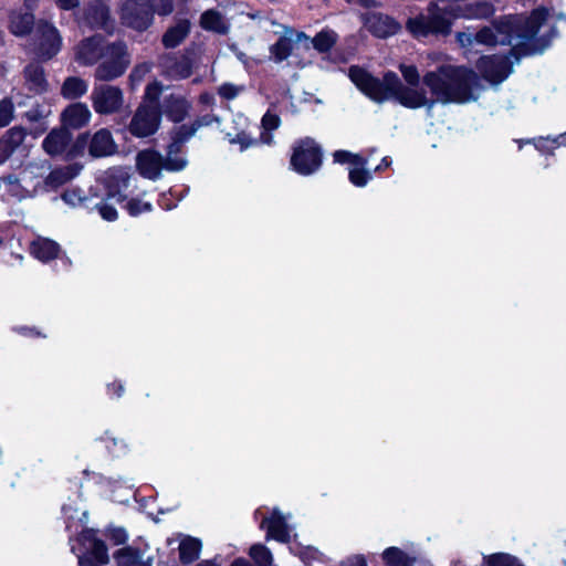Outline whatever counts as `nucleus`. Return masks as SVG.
<instances>
[{"label":"nucleus","mask_w":566,"mask_h":566,"mask_svg":"<svg viewBox=\"0 0 566 566\" xmlns=\"http://www.w3.org/2000/svg\"><path fill=\"white\" fill-rule=\"evenodd\" d=\"M348 75L358 90L374 102L395 99L407 108L432 109L437 103L475 101L483 88L474 71L451 64L441 65L423 75L422 81L432 97H428L424 88L405 87L399 76L391 71L386 72L380 80L359 66H350Z\"/></svg>","instance_id":"nucleus-1"},{"label":"nucleus","mask_w":566,"mask_h":566,"mask_svg":"<svg viewBox=\"0 0 566 566\" xmlns=\"http://www.w3.org/2000/svg\"><path fill=\"white\" fill-rule=\"evenodd\" d=\"M548 11L545 8H537L531 15L524 18L504 17L493 23L492 27H484L476 34V43L485 45L513 44L514 49L521 48L523 54H535L543 52L555 36V27L547 21Z\"/></svg>","instance_id":"nucleus-2"},{"label":"nucleus","mask_w":566,"mask_h":566,"mask_svg":"<svg viewBox=\"0 0 566 566\" xmlns=\"http://www.w3.org/2000/svg\"><path fill=\"white\" fill-rule=\"evenodd\" d=\"M74 56L81 65H96L93 76L98 82L122 77L132 64L127 43L124 40L108 41L101 33L81 40L74 49Z\"/></svg>","instance_id":"nucleus-3"},{"label":"nucleus","mask_w":566,"mask_h":566,"mask_svg":"<svg viewBox=\"0 0 566 566\" xmlns=\"http://www.w3.org/2000/svg\"><path fill=\"white\" fill-rule=\"evenodd\" d=\"M457 10L453 6L441 8L431 2L426 13L408 19L406 28L418 39L426 38L429 34L448 35L451 32L452 21L460 18Z\"/></svg>","instance_id":"nucleus-4"},{"label":"nucleus","mask_w":566,"mask_h":566,"mask_svg":"<svg viewBox=\"0 0 566 566\" xmlns=\"http://www.w3.org/2000/svg\"><path fill=\"white\" fill-rule=\"evenodd\" d=\"M86 151L92 158L108 157L117 153V145L112 133L106 128H101L93 135L82 133L72 143L67 151V159L72 160L84 156Z\"/></svg>","instance_id":"nucleus-5"},{"label":"nucleus","mask_w":566,"mask_h":566,"mask_svg":"<svg viewBox=\"0 0 566 566\" xmlns=\"http://www.w3.org/2000/svg\"><path fill=\"white\" fill-rule=\"evenodd\" d=\"M188 161L185 157L172 154L164 157L153 148L143 149L136 155V169L139 175L149 180H157L161 177L163 170L180 171L186 168Z\"/></svg>","instance_id":"nucleus-6"},{"label":"nucleus","mask_w":566,"mask_h":566,"mask_svg":"<svg viewBox=\"0 0 566 566\" xmlns=\"http://www.w3.org/2000/svg\"><path fill=\"white\" fill-rule=\"evenodd\" d=\"M30 48L38 61H50L60 52L62 36L51 22L39 20L32 33Z\"/></svg>","instance_id":"nucleus-7"},{"label":"nucleus","mask_w":566,"mask_h":566,"mask_svg":"<svg viewBox=\"0 0 566 566\" xmlns=\"http://www.w3.org/2000/svg\"><path fill=\"white\" fill-rule=\"evenodd\" d=\"M199 48L189 45L182 54H164L159 57V66L163 73L171 80L187 78L192 74L193 66L198 61Z\"/></svg>","instance_id":"nucleus-8"},{"label":"nucleus","mask_w":566,"mask_h":566,"mask_svg":"<svg viewBox=\"0 0 566 566\" xmlns=\"http://www.w3.org/2000/svg\"><path fill=\"white\" fill-rule=\"evenodd\" d=\"M322 165V150L312 138H305L297 143L291 157V166L303 176H308L318 170Z\"/></svg>","instance_id":"nucleus-9"},{"label":"nucleus","mask_w":566,"mask_h":566,"mask_svg":"<svg viewBox=\"0 0 566 566\" xmlns=\"http://www.w3.org/2000/svg\"><path fill=\"white\" fill-rule=\"evenodd\" d=\"M102 82L93 87L91 94L92 106L99 115L119 113L124 105V93L118 86Z\"/></svg>","instance_id":"nucleus-10"},{"label":"nucleus","mask_w":566,"mask_h":566,"mask_svg":"<svg viewBox=\"0 0 566 566\" xmlns=\"http://www.w3.org/2000/svg\"><path fill=\"white\" fill-rule=\"evenodd\" d=\"M122 24L138 32L146 31L154 21L148 0H126L120 8Z\"/></svg>","instance_id":"nucleus-11"},{"label":"nucleus","mask_w":566,"mask_h":566,"mask_svg":"<svg viewBox=\"0 0 566 566\" xmlns=\"http://www.w3.org/2000/svg\"><path fill=\"white\" fill-rule=\"evenodd\" d=\"M161 112L156 102L140 104L136 109L128 129L136 137H148L159 128Z\"/></svg>","instance_id":"nucleus-12"},{"label":"nucleus","mask_w":566,"mask_h":566,"mask_svg":"<svg viewBox=\"0 0 566 566\" xmlns=\"http://www.w3.org/2000/svg\"><path fill=\"white\" fill-rule=\"evenodd\" d=\"M515 49L510 50V55H492L479 59L476 67L483 77L492 84L503 82L512 72L513 62L511 56L518 62L520 57L514 54Z\"/></svg>","instance_id":"nucleus-13"},{"label":"nucleus","mask_w":566,"mask_h":566,"mask_svg":"<svg viewBox=\"0 0 566 566\" xmlns=\"http://www.w3.org/2000/svg\"><path fill=\"white\" fill-rule=\"evenodd\" d=\"M83 21L92 30H103L112 35L115 20L111 15L109 6L103 0H90L83 10Z\"/></svg>","instance_id":"nucleus-14"},{"label":"nucleus","mask_w":566,"mask_h":566,"mask_svg":"<svg viewBox=\"0 0 566 566\" xmlns=\"http://www.w3.org/2000/svg\"><path fill=\"white\" fill-rule=\"evenodd\" d=\"M256 520L261 518L260 527L266 531V539L273 538L277 542L287 543L291 538V530L280 510L273 509L268 516L263 513L262 509L254 512Z\"/></svg>","instance_id":"nucleus-15"},{"label":"nucleus","mask_w":566,"mask_h":566,"mask_svg":"<svg viewBox=\"0 0 566 566\" xmlns=\"http://www.w3.org/2000/svg\"><path fill=\"white\" fill-rule=\"evenodd\" d=\"M361 21L374 36L380 39L395 35L400 30V24L394 18L381 12L365 13Z\"/></svg>","instance_id":"nucleus-16"},{"label":"nucleus","mask_w":566,"mask_h":566,"mask_svg":"<svg viewBox=\"0 0 566 566\" xmlns=\"http://www.w3.org/2000/svg\"><path fill=\"white\" fill-rule=\"evenodd\" d=\"M72 134L66 127L52 129L42 143L44 151L52 156H60L65 154L67 159V151L71 147Z\"/></svg>","instance_id":"nucleus-17"},{"label":"nucleus","mask_w":566,"mask_h":566,"mask_svg":"<svg viewBox=\"0 0 566 566\" xmlns=\"http://www.w3.org/2000/svg\"><path fill=\"white\" fill-rule=\"evenodd\" d=\"M190 108V102L185 96L178 94L166 96L159 105L161 114H165L175 123L182 122L188 116Z\"/></svg>","instance_id":"nucleus-18"},{"label":"nucleus","mask_w":566,"mask_h":566,"mask_svg":"<svg viewBox=\"0 0 566 566\" xmlns=\"http://www.w3.org/2000/svg\"><path fill=\"white\" fill-rule=\"evenodd\" d=\"M27 88L33 94H42L48 92L49 83L45 77V72L39 63H30L23 71Z\"/></svg>","instance_id":"nucleus-19"},{"label":"nucleus","mask_w":566,"mask_h":566,"mask_svg":"<svg viewBox=\"0 0 566 566\" xmlns=\"http://www.w3.org/2000/svg\"><path fill=\"white\" fill-rule=\"evenodd\" d=\"M27 132L21 126L10 128L0 138V164L4 163L14 150L23 143Z\"/></svg>","instance_id":"nucleus-20"},{"label":"nucleus","mask_w":566,"mask_h":566,"mask_svg":"<svg viewBox=\"0 0 566 566\" xmlns=\"http://www.w3.org/2000/svg\"><path fill=\"white\" fill-rule=\"evenodd\" d=\"M190 21L188 19H179L169 27L163 34L161 42L166 49H174L181 44L190 33Z\"/></svg>","instance_id":"nucleus-21"},{"label":"nucleus","mask_w":566,"mask_h":566,"mask_svg":"<svg viewBox=\"0 0 566 566\" xmlns=\"http://www.w3.org/2000/svg\"><path fill=\"white\" fill-rule=\"evenodd\" d=\"M91 118V112L85 104L75 103L67 106L62 113V120L66 126L81 128Z\"/></svg>","instance_id":"nucleus-22"},{"label":"nucleus","mask_w":566,"mask_h":566,"mask_svg":"<svg viewBox=\"0 0 566 566\" xmlns=\"http://www.w3.org/2000/svg\"><path fill=\"white\" fill-rule=\"evenodd\" d=\"M196 133L197 130L192 123L174 127L170 132L171 143L167 146L166 153L168 155L172 154L174 156H178L184 143L191 138Z\"/></svg>","instance_id":"nucleus-23"},{"label":"nucleus","mask_w":566,"mask_h":566,"mask_svg":"<svg viewBox=\"0 0 566 566\" xmlns=\"http://www.w3.org/2000/svg\"><path fill=\"white\" fill-rule=\"evenodd\" d=\"M460 18L465 19H489L495 12L494 6L486 1H478L465 4L464 7L455 6Z\"/></svg>","instance_id":"nucleus-24"},{"label":"nucleus","mask_w":566,"mask_h":566,"mask_svg":"<svg viewBox=\"0 0 566 566\" xmlns=\"http://www.w3.org/2000/svg\"><path fill=\"white\" fill-rule=\"evenodd\" d=\"M281 124L279 115L268 111L261 120V133L259 139H250V146L253 145H271L273 143L272 132L277 129Z\"/></svg>","instance_id":"nucleus-25"},{"label":"nucleus","mask_w":566,"mask_h":566,"mask_svg":"<svg viewBox=\"0 0 566 566\" xmlns=\"http://www.w3.org/2000/svg\"><path fill=\"white\" fill-rule=\"evenodd\" d=\"M31 253L42 262L55 259L60 252V245L50 239L38 238L30 245Z\"/></svg>","instance_id":"nucleus-26"},{"label":"nucleus","mask_w":566,"mask_h":566,"mask_svg":"<svg viewBox=\"0 0 566 566\" xmlns=\"http://www.w3.org/2000/svg\"><path fill=\"white\" fill-rule=\"evenodd\" d=\"M34 15L31 12L14 11L10 14V31L19 36L29 34L35 28Z\"/></svg>","instance_id":"nucleus-27"},{"label":"nucleus","mask_w":566,"mask_h":566,"mask_svg":"<svg viewBox=\"0 0 566 566\" xmlns=\"http://www.w3.org/2000/svg\"><path fill=\"white\" fill-rule=\"evenodd\" d=\"M129 179V174L123 170L112 174L107 181V196L109 198H117L118 201H124L127 195L123 193V191L127 189Z\"/></svg>","instance_id":"nucleus-28"},{"label":"nucleus","mask_w":566,"mask_h":566,"mask_svg":"<svg viewBox=\"0 0 566 566\" xmlns=\"http://www.w3.org/2000/svg\"><path fill=\"white\" fill-rule=\"evenodd\" d=\"M200 25L205 30L213 31L219 34H226L229 29L221 12L214 9L207 10L201 14Z\"/></svg>","instance_id":"nucleus-29"},{"label":"nucleus","mask_w":566,"mask_h":566,"mask_svg":"<svg viewBox=\"0 0 566 566\" xmlns=\"http://www.w3.org/2000/svg\"><path fill=\"white\" fill-rule=\"evenodd\" d=\"M117 566H151L150 558L144 560L139 551L132 547H123L114 554Z\"/></svg>","instance_id":"nucleus-30"},{"label":"nucleus","mask_w":566,"mask_h":566,"mask_svg":"<svg viewBox=\"0 0 566 566\" xmlns=\"http://www.w3.org/2000/svg\"><path fill=\"white\" fill-rule=\"evenodd\" d=\"M87 92V83L78 76L66 77L61 87V94L67 99H75Z\"/></svg>","instance_id":"nucleus-31"},{"label":"nucleus","mask_w":566,"mask_h":566,"mask_svg":"<svg viewBox=\"0 0 566 566\" xmlns=\"http://www.w3.org/2000/svg\"><path fill=\"white\" fill-rule=\"evenodd\" d=\"M201 548L200 541L193 537H186L179 544V558L185 565L191 564L199 557Z\"/></svg>","instance_id":"nucleus-32"},{"label":"nucleus","mask_w":566,"mask_h":566,"mask_svg":"<svg viewBox=\"0 0 566 566\" xmlns=\"http://www.w3.org/2000/svg\"><path fill=\"white\" fill-rule=\"evenodd\" d=\"M337 40V33L332 29L325 28L312 39V44L319 53H326L336 44Z\"/></svg>","instance_id":"nucleus-33"},{"label":"nucleus","mask_w":566,"mask_h":566,"mask_svg":"<svg viewBox=\"0 0 566 566\" xmlns=\"http://www.w3.org/2000/svg\"><path fill=\"white\" fill-rule=\"evenodd\" d=\"M382 558L388 566H412L413 559L397 547H389L384 551Z\"/></svg>","instance_id":"nucleus-34"},{"label":"nucleus","mask_w":566,"mask_h":566,"mask_svg":"<svg viewBox=\"0 0 566 566\" xmlns=\"http://www.w3.org/2000/svg\"><path fill=\"white\" fill-rule=\"evenodd\" d=\"M482 566H524L520 559L506 553H495L483 557Z\"/></svg>","instance_id":"nucleus-35"},{"label":"nucleus","mask_w":566,"mask_h":566,"mask_svg":"<svg viewBox=\"0 0 566 566\" xmlns=\"http://www.w3.org/2000/svg\"><path fill=\"white\" fill-rule=\"evenodd\" d=\"M250 559L256 566H271L273 563L272 553L263 544H255L250 547Z\"/></svg>","instance_id":"nucleus-36"},{"label":"nucleus","mask_w":566,"mask_h":566,"mask_svg":"<svg viewBox=\"0 0 566 566\" xmlns=\"http://www.w3.org/2000/svg\"><path fill=\"white\" fill-rule=\"evenodd\" d=\"M349 181L356 187H365L371 179V174L366 166H353L348 174Z\"/></svg>","instance_id":"nucleus-37"},{"label":"nucleus","mask_w":566,"mask_h":566,"mask_svg":"<svg viewBox=\"0 0 566 566\" xmlns=\"http://www.w3.org/2000/svg\"><path fill=\"white\" fill-rule=\"evenodd\" d=\"M334 161L337 164H350L352 166H367V159L358 154H353L347 150H336L333 154Z\"/></svg>","instance_id":"nucleus-38"},{"label":"nucleus","mask_w":566,"mask_h":566,"mask_svg":"<svg viewBox=\"0 0 566 566\" xmlns=\"http://www.w3.org/2000/svg\"><path fill=\"white\" fill-rule=\"evenodd\" d=\"M399 70L402 74L403 80L407 83V85L403 84L405 87L420 88L419 87L420 75L415 65L400 64Z\"/></svg>","instance_id":"nucleus-39"},{"label":"nucleus","mask_w":566,"mask_h":566,"mask_svg":"<svg viewBox=\"0 0 566 566\" xmlns=\"http://www.w3.org/2000/svg\"><path fill=\"white\" fill-rule=\"evenodd\" d=\"M292 45L290 40L285 38L279 39V41L271 48V54L276 62L285 60L291 54Z\"/></svg>","instance_id":"nucleus-40"},{"label":"nucleus","mask_w":566,"mask_h":566,"mask_svg":"<svg viewBox=\"0 0 566 566\" xmlns=\"http://www.w3.org/2000/svg\"><path fill=\"white\" fill-rule=\"evenodd\" d=\"M92 556L99 563V564H107L108 563V554H107V547L105 543L101 539H94L91 548Z\"/></svg>","instance_id":"nucleus-41"},{"label":"nucleus","mask_w":566,"mask_h":566,"mask_svg":"<svg viewBox=\"0 0 566 566\" xmlns=\"http://www.w3.org/2000/svg\"><path fill=\"white\" fill-rule=\"evenodd\" d=\"M151 4L153 13H158L159 15H168L174 11V1L172 0H148Z\"/></svg>","instance_id":"nucleus-42"},{"label":"nucleus","mask_w":566,"mask_h":566,"mask_svg":"<svg viewBox=\"0 0 566 566\" xmlns=\"http://www.w3.org/2000/svg\"><path fill=\"white\" fill-rule=\"evenodd\" d=\"M13 104L10 99L0 101V127L9 125L12 119Z\"/></svg>","instance_id":"nucleus-43"},{"label":"nucleus","mask_w":566,"mask_h":566,"mask_svg":"<svg viewBox=\"0 0 566 566\" xmlns=\"http://www.w3.org/2000/svg\"><path fill=\"white\" fill-rule=\"evenodd\" d=\"M242 92H244L243 85L237 86L230 83H226L218 88L219 95L226 99H233Z\"/></svg>","instance_id":"nucleus-44"},{"label":"nucleus","mask_w":566,"mask_h":566,"mask_svg":"<svg viewBox=\"0 0 566 566\" xmlns=\"http://www.w3.org/2000/svg\"><path fill=\"white\" fill-rule=\"evenodd\" d=\"M127 209L132 216H137L143 211L150 210L151 206L148 202H142L138 199H132L127 202Z\"/></svg>","instance_id":"nucleus-45"},{"label":"nucleus","mask_w":566,"mask_h":566,"mask_svg":"<svg viewBox=\"0 0 566 566\" xmlns=\"http://www.w3.org/2000/svg\"><path fill=\"white\" fill-rule=\"evenodd\" d=\"M0 181H3L4 184L11 187L9 192L12 196H20L22 187L19 184V179L14 175L4 176L0 179Z\"/></svg>","instance_id":"nucleus-46"},{"label":"nucleus","mask_w":566,"mask_h":566,"mask_svg":"<svg viewBox=\"0 0 566 566\" xmlns=\"http://www.w3.org/2000/svg\"><path fill=\"white\" fill-rule=\"evenodd\" d=\"M69 179L67 175L61 170H54L50 172L46 178V182L53 186H60L66 182Z\"/></svg>","instance_id":"nucleus-47"},{"label":"nucleus","mask_w":566,"mask_h":566,"mask_svg":"<svg viewBox=\"0 0 566 566\" xmlns=\"http://www.w3.org/2000/svg\"><path fill=\"white\" fill-rule=\"evenodd\" d=\"M97 208H98V211H99L101 216L103 217V219H105L107 221H114L117 218V211L113 206L107 205V203H102V205L97 206Z\"/></svg>","instance_id":"nucleus-48"},{"label":"nucleus","mask_w":566,"mask_h":566,"mask_svg":"<svg viewBox=\"0 0 566 566\" xmlns=\"http://www.w3.org/2000/svg\"><path fill=\"white\" fill-rule=\"evenodd\" d=\"M148 71L149 67L145 63L137 64L132 70L129 78L130 81H140Z\"/></svg>","instance_id":"nucleus-49"},{"label":"nucleus","mask_w":566,"mask_h":566,"mask_svg":"<svg viewBox=\"0 0 566 566\" xmlns=\"http://www.w3.org/2000/svg\"><path fill=\"white\" fill-rule=\"evenodd\" d=\"M457 41L460 43L461 46H472L475 42V34L467 33V32H459L457 33Z\"/></svg>","instance_id":"nucleus-50"},{"label":"nucleus","mask_w":566,"mask_h":566,"mask_svg":"<svg viewBox=\"0 0 566 566\" xmlns=\"http://www.w3.org/2000/svg\"><path fill=\"white\" fill-rule=\"evenodd\" d=\"M229 137V142L231 144L238 143L240 144V149L244 150L248 147V137L244 132L237 134L234 138L231 137V134H227Z\"/></svg>","instance_id":"nucleus-51"},{"label":"nucleus","mask_w":566,"mask_h":566,"mask_svg":"<svg viewBox=\"0 0 566 566\" xmlns=\"http://www.w3.org/2000/svg\"><path fill=\"white\" fill-rule=\"evenodd\" d=\"M56 4L62 10H72L80 6V0H56Z\"/></svg>","instance_id":"nucleus-52"},{"label":"nucleus","mask_w":566,"mask_h":566,"mask_svg":"<svg viewBox=\"0 0 566 566\" xmlns=\"http://www.w3.org/2000/svg\"><path fill=\"white\" fill-rule=\"evenodd\" d=\"M346 2L361 8H375L378 6L376 0H346Z\"/></svg>","instance_id":"nucleus-53"},{"label":"nucleus","mask_w":566,"mask_h":566,"mask_svg":"<svg viewBox=\"0 0 566 566\" xmlns=\"http://www.w3.org/2000/svg\"><path fill=\"white\" fill-rule=\"evenodd\" d=\"M214 118L210 115H205L202 117L197 118L192 124L196 127V130H198L202 126H208L212 123Z\"/></svg>","instance_id":"nucleus-54"},{"label":"nucleus","mask_w":566,"mask_h":566,"mask_svg":"<svg viewBox=\"0 0 566 566\" xmlns=\"http://www.w3.org/2000/svg\"><path fill=\"white\" fill-rule=\"evenodd\" d=\"M62 199L72 205V206H75L76 205V201H81V198H78L76 196V192L75 191H65L63 195H62Z\"/></svg>","instance_id":"nucleus-55"},{"label":"nucleus","mask_w":566,"mask_h":566,"mask_svg":"<svg viewBox=\"0 0 566 566\" xmlns=\"http://www.w3.org/2000/svg\"><path fill=\"white\" fill-rule=\"evenodd\" d=\"M112 538L114 539L115 544H123L125 543L127 536L124 530H115L112 533Z\"/></svg>","instance_id":"nucleus-56"},{"label":"nucleus","mask_w":566,"mask_h":566,"mask_svg":"<svg viewBox=\"0 0 566 566\" xmlns=\"http://www.w3.org/2000/svg\"><path fill=\"white\" fill-rule=\"evenodd\" d=\"M348 566H367L366 559L363 555H356L350 557L348 560Z\"/></svg>","instance_id":"nucleus-57"},{"label":"nucleus","mask_w":566,"mask_h":566,"mask_svg":"<svg viewBox=\"0 0 566 566\" xmlns=\"http://www.w3.org/2000/svg\"><path fill=\"white\" fill-rule=\"evenodd\" d=\"M25 116L30 122H38L40 118H42V114L39 109H31L25 113Z\"/></svg>","instance_id":"nucleus-58"},{"label":"nucleus","mask_w":566,"mask_h":566,"mask_svg":"<svg viewBox=\"0 0 566 566\" xmlns=\"http://www.w3.org/2000/svg\"><path fill=\"white\" fill-rule=\"evenodd\" d=\"M80 566H98L91 556H82L78 558Z\"/></svg>","instance_id":"nucleus-59"},{"label":"nucleus","mask_w":566,"mask_h":566,"mask_svg":"<svg viewBox=\"0 0 566 566\" xmlns=\"http://www.w3.org/2000/svg\"><path fill=\"white\" fill-rule=\"evenodd\" d=\"M390 164H391V160L388 157H384L380 165H378L375 170L380 171V170L389 167Z\"/></svg>","instance_id":"nucleus-60"},{"label":"nucleus","mask_w":566,"mask_h":566,"mask_svg":"<svg viewBox=\"0 0 566 566\" xmlns=\"http://www.w3.org/2000/svg\"><path fill=\"white\" fill-rule=\"evenodd\" d=\"M231 566H248V562L240 557V558H237L232 564Z\"/></svg>","instance_id":"nucleus-61"},{"label":"nucleus","mask_w":566,"mask_h":566,"mask_svg":"<svg viewBox=\"0 0 566 566\" xmlns=\"http://www.w3.org/2000/svg\"><path fill=\"white\" fill-rule=\"evenodd\" d=\"M196 566H220L219 564L214 563L213 560H202Z\"/></svg>","instance_id":"nucleus-62"},{"label":"nucleus","mask_w":566,"mask_h":566,"mask_svg":"<svg viewBox=\"0 0 566 566\" xmlns=\"http://www.w3.org/2000/svg\"><path fill=\"white\" fill-rule=\"evenodd\" d=\"M557 140H558V144L559 145H566V133L565 134H562L557 137Z\"/></svg>","instance_id":"nucleus-63"},{"label":"nucleus","mask_w":566,"mask_h":566,"mask_svg":"<svg viewBox=\"0 0 566 566\" xmlns=\"http://www.w3.org/2000/svg\"><path fill=\"white\" fill-rule=\"evenodd\" d=\"M297 39L298 40H301V39H308V36L305 33L301 32V33H298Z\"/></svg>","instance_id":"nucleus-64"}]
</instances>
